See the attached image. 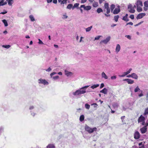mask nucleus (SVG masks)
<instances>
[{
  "label": "nucleus",
  "mask_w": 148,
  "mask_h": 148,
  "mask_svg": "<svg viewBox=\"0 0 148 148\" xmlns=\"http://www.w3.org/2000/svg\"><path fill=\"white\" fill-rule=\"evenodd\" d=\"M115 7V5L112 4L110 6V8L112 12H113L114 14H117L120 12V6L119 5L117 6V7L114 10Z\"/></svg>",
  "instance_id": "1"
},
{
  "label": "nucleus",
  "mask_w": 148,
  "mask_h": 148,
  "mask_svg": "<svg viewBox=\"0 0 148 148\" xmlns=\"http://www.w3.org/2000/svg\"><path fill=\"white\" fill-rule=\"evenodd\" d=\"M85 130L88 133L90 134L93 132L94 131H96L97 128L96 127H94L93 128H91L87 125H85Z\"/></svg>",
  "instance_id": "2"
},
{
  "label": "nucleus",
  "mask_w": 148,
  "mask_h": 148,
  "mask_svg": "<svg viewBox=\"0 0 148 148\" xmlns=\"http://www.w3.org/2000/svg\"><path fill=\"white\" fill-rule=\"evenodd\" d=\"M82 89L77 90L75 92H73V94L74 95H77L80 94L85 93L86 91L85 90H81Z\"/></svg>",
  "instance_id": "3"
},
{
  "label": "nucleus",
  "mask_w": 148,
  "mask_h": 148,
  "mask_svg": "<svg viewBox=\"0 0 148 148\" xmlns=\"http://www.w3.org/2000/svg\"><path fill=\"white\" fill-rule=\"evenodd\" d=\"M104 9L103 10L104 11H105V9L106 10V13L107 14L110 12V9L109 8V4L108 3H105L104 5Z\"/></svg>",
  "instance_id": "4"
},
{
  "label": "nucleus",
  "mask_w": 148,
  "mask_h": 148,
  "mask_svg": "<svg viewBox=\"0 0 148 148\" xmlns=\"http://www.w3.org/2000/svg\"><path fill=\"white\" fill-rule=\"evenodd\" d=\"M128 9L129 11L131 13H134L135 11L134 9V7H133L132 5L130 4L128 5Z\"/></svg>",
  "instance_id": "5"
},
{
  "label": "nucleus",
  "mask_w": 148,
  "mask_h": 148,
  "mask_svg": "<svg viewBox=\"0 0 148 148\" xmlns=\"http://www.w3.org/2000/svg\"><path fill=\"white\" fill-rule=\"evenodd\" d=\"M134 91L135 92H136L138 91L140 92V93L138 95V96L139 97H141L143 96V91L142 90H140V89L138 86H137L136 87Z\"/></svg>",
  "instance_id": "6"
},
{
  "label": "nucleus",
  "mask_w": 148,
  "mask_h": 148,
  "mask_svg": "<svg viewBox=\"0 0 148 148\" xmlns=\"http://www.w3.org/2000/svg\"><path fill=\"white\" fill-rule=\"evenodd\" d=\"M38 81L39 84H42L44 85H47L49 84L48 82L45 79H38Z\"/></svg>",
  "instance_id": "7"
},
{
  "label": "nucleus",
  "mask_w": 148,
  "mask_h": 148,
  "mask_svg": "<svg viewBox=\"0 0 148 148\" xmlns=\"http://www.w3.org/2000/svg\"><path fill=\"white\" fill-rule=\"evenodd\" d=\"M80 8H83L85 10H89L91 9V6L90 5L85 6V5H82L80 6Z\"/></svg>",
  "instance_id": "8"
},
{
  "label": "nucleus",
  "mask_w": 148,
  "mask_h": 148,
  "mask_svg": "<svg viewBox=\"0 0 148 148\" xmlns=\"http://www.w3.org/2000/svg\"><path fill=\"white\" fill-rule=\"evenodd\" d=\"M140 137V134L138 131H136L134 134V138L136 139H138Z\"/></svg>",
  "instance_id": "9"
},
{
  "label": "nucleus",
  "mask_w": 148,
  "mask_h": 148,
  "mask_svg": "<svg viewBox=\"0 0 148 148\" xmlns=\"http://www.w3.org/2000/svg\"><path fill=\"white\" fill-rule=\"evenodd\" d=\"M146 15L145 13H140L137 16L136 18L137 19H140L142 18L143 17Z\"/></svg>",
  "instance_id": "10"
},
{
  "label": "nucleus",
  "mask_w": 148,
  "mask_h": 148,
  "mask_svg": "<svg viewBox=\"0 0 148 148\" xmlns=\"http://www.w3.org/2000/svg\"><path fill=\"white\" fill-rule=\"evenodd\" d=\"M123 81H126L128 84H132L134 83V80L129 79H123Z\"/></svg>",
  "instance_id": "11"
},
{
  "label": "nucleus",
  "mask_w": 148,
  "mask_h": 148,
  "mask_svg": "<svg viewBox=\"0 0 148 148\" xmlns=\"http://www.w3.org/2000/svg\"><path fill=\"white\" fill-rule=\"evenodd\" d=\"M145 117L142 116V115H140V117L138 118V123L141 122L143 121H145Z\"/></svg>",
  "instance_id": "12"
},
{
  "label": "nucleus",
  "mask_w": 148,
  "mask_h": 148,
  "mask_svg": "<svg viewBox=\"0 0 148 148\" xmlns=\"http://www.w3.org/2000/svg\"><path fill=\"white\" fill-rule=\"evenodd\" d=\"M140 130L141 133H145L147 131V127H143L140 129Z\"/></svg>",
  "instance_id": "13"
},
{
  "label": "nucleus",
  "mask_w": 148,
  "mask_h": 148,
  "mask_svg": "<svg viewBox=\"0 0 148 148\" xmlns=\"http://www.w3.org/2000/svg\"><path fill=\"white\" fill-rule=\"evenodd\" d=\"M110 37H107L106 39L102 40L100 42H103L106 44L110 40Z\"/></svg>",
  "instance_id": "14"
},
{
  "label": "nucleus",
  "mask_w": 148,
  "mask_h": 148,
  "mask_svg": "<svg viewBox=\"0 0 148 148\" xmlns=\"http://www.w3.org/2000/svg\"><path fill=\"white\" fill-rule=\"evenodd\" d=\"M137 6H143L142 1L140 0H138L136 2Z\"/></svg>",
  "instance_id": "15"
},
{
  "label": "nucleus",
  "mask_w": 148,
  "mask_h": 148,
  "mask_svg": "<svg viewBox=\"0 0 148 148\" xmlns=\"http://www.w3.org/2000/svg\"><path fill=\"white\" fill-rule=\"evenodd\" d=\"M100 92L105 94H107V89L106 88H104L103 89L101 90Z\"/></svg>",
  "instance_id": "16"
},
{
  "label": "nucleus",
  "mask_w": 148,
  "mask_h": 148,
  "mask_svg": "<svg viewBox=\"0 0 148 148\" xmlns=\"http://www.w3.org/2000/svg\"><path fill=\"white\" fill-rule=\"evenodd\" d=\"M120 49V45L118 44L117 45L116 49V51L117 52V53L118 52Z\"/></svg>",
  "instance_id": "17"
},
{
  "label": "nucleus",
  "mask_w": 148,
  "mask_h": 148,
  "mask_svg": "<svg viewBox=\"0 0 148 148\" xmlns=\"http://www.w3.org/2000/svg\"><path fill=\"white\" fill-rule=\"evenodd\" d=\"M101 75L102 77L104 78L105 79H107L108 78V77L105 73L104 72H103L101 74Z\"/></svg>",
  "instance_id": "18"
},
{
  "label": "nucleus",
  "mask_w": 148,
  "mask_h": 148,
  "mask_svg": "<svg viewBox=\"0 0 148 148\" xmlns=\"http://www.w3.org/2000/svg\"><path fill=\"white\" fill-rule=\"evenodd\" d=\"M132 77L134 78V79H138V76L135 73H132Z\"/></svg>",
  "instance_id": "19"
},
{
  "label": "nucleus",
  "mask_w": 148,
  "mask_h": 148,
  "mask_svg": "<svg viewBox=\"0 0 148 148\" xmlns=\"http://www.w3.org/2000/svg\"><path fill=\"white\" fill-rule=\"evenodd\" d=\"M97 12L98 13H100L101 12H102L103 10L101 8H99L97 9Z\"/></svg>",
  "instance_id": "20"
},
{
  "label": "nucleus",
  "mask_w": 148,
  "mask_h": 148,
  "mask_svg": "<svg viewBox=\"0 0 148 148\" xmlns=\"http://www.w3.org/2000/svg\"><path fill=\"white\" fill-rule=\"evenodd\" d=\"M47 148H55V146L53 144H49L47 147Z\"/></svg>",
  "instance_id": "21"
},
{
  "label": "nucleus",
  "mask_w": 148,
  "mask_h": 148,
  "mask_svg": "<svg viewBox=\"0 0 148 148\" xmlns=\"http://www.w3.org/2000/svg\"><path fill=\"white\" fill-rule=\"evenodd\" d=\"M142 6H137V10L138 12H140L142 11V9L141 8Z\"/></svg>",
  "instance_id": "22"
},
{
  "label": "nucleus",
  "mask_w": 148,
  "mask_h": 148,
  "mask_svg": "<svg viewBox=\"0 0 148 148\" xmlns=\"http://www.w3.org/2000/svg\"><path fill=\"white\" fill-rule=\"evenodd\" d=\"M99 85L98 84H94L92 86H91V88L92 89H94L95 88H96L97 87H98L99 86Z\"/></svg>",
  "instance_id": "23"
},
{
  "label": "nucleus",
  "mask_w": 148,
  "mask_h": 148,
  "mask_svg": "<svg viewBox=\"0 0 148 148\" xmlns=\"http://www.w3.org/2000/svg\"><path fill=\"white\" fill-rule=\"evenodd\" d=\"M3 22L4 23L5 26V27L8 26V22L5 19H3L2 20Z\"/></svg>",
  "instance_id": "24"
},
{
  "label": "nucleus",
  "mask_w": 148,
  "mask_h": 148,
  "mask_svg": "<svg viewBox=\"0 0 148 148\" xmlns=\"http://www.w3.org/2000/svg\"><path fill=\"white\" fill-rule=\"evenodd\" d=\"M84 116L83 115H82L80 116L79 118V120L80 121L82 122L84 120Z\"/></svg>",
  "instance_id": "25"
},
{
  "label": "nucleus",
  "mask_w": 148,
  "mask_h": 148,
  "mask_svg": "<svg viewBox=\"0 0 148 148\" xmlns=\"http://www.w3.org/2000/svg\"><path fill=\"white\" fill-rule=\"evenodd\" d=\"M73 5L71 4H69L67 6L66 8L69 9H71L73 7Z\"/></svg>",
  "instance_id": "26"
},
{
  "label": "nucleus",
  "mask_w": 148,
  "mask_h": 148,
  "mask_svg": "<svg viewBox=\"0 0 148 148\" xmlns=\"http://www.w3.org/2000/svg\"><path fill=\"white\" fill-rule=\"evenodd\" d=\"M93 7H97L98 6V3L97 2L95 1L92 4Z\"/></svg>",
  "instance_id": "27"
},
{
  "label": "nucleus",
  "mask_w": 148,
  "mask_h": 148,
  "mask_svg": "<svg viewBox=\"0 0 148 148\" xmlns=\"http://www.w3.org/2000/svg\"><path fill=\"white\" fill-rule=\"evenodd\" d=\"M119 18V16L118 15L114 16V18L115 21L116 22H117L118 21V19Z\"/></svg>",
  "instance_id": "28"
},
{
  "label": "nucleus",
  "mask_w": 148,
  "mask_h": 148,
  "mask_svg": "<svg viewBox=\"0 0 148 148\" xmlns=\"http://www.w3.org/2000/svg\"><path fill=\"white\" fill-rule=\"evenodd\" d=\"M79 4L78 3H76L74 4V6L72 8L73 10L74 8L77 7Z\"/></svg>",
  "instance_id": "29"
},
{
  "label": "nucleus",
  "mask_w": 148,
  "mask_h": 148,
  "mask_svg": "<svg viewBox=\"0 0 148 148\" xmlns=\"http://www.w3.org/2000/svg\"><path fill=\"white\" fill-rule=\"evenodd\" d=\"M92 26H91L90 27H89L86 28V31L87 32L90 31L91 30V29L92 28Z\"/></svg>",
  "instance_id": "30"
},
{
  "label": "nucleus",
  "mask_w": 148,
  "mask_h": 148,
  "mask_svg": "<svg viewBox=\"0 0 148 148\" xmlns=\"http://www.w3.org/2000/svg\"><path fill=\"white\" fill-rule=\"evenodd\" d=\"M148 114V107L146 108L144 113V115H146Z\"/></svg>",
  "instance_id": "31"
},
{
  "label": "nucleus",
  "mask_w": 148,
  "mask_h": 148,
  "mask_svg": "<svg viewBox=\"0 0 148 148\" xmlns=\"http://www.w3.org/2000/svg\"><path fill=\"white\" fill-rule=\"evenodd\" d=\"M29 17L31 21H35V19L34 16H33V15H30L29 16Z\"/></svg>",
  "instance_id": "32"
},
{
  "label": "nucleus",
  "mask_w": 148,
  "mask_h": 148,
  "mask_svg": "<svg viewBox=\"0 0 148 148\" xmlns=\"http://www.w3.org/2000/svg\"><path fill=\"white\" fill-rule=\"evenodd\" d=\"M123 20L125 21L126 22H127L129 21V20L127 18V17H126V16H124L123 18Z\"/></svg>",
  "instance_id": "33"
},
{
  "label": "nucleus",
  "mask_w": 148,
  "mask_h": 148,
  "mask_svg": "<svg viewBox=\"0 0 148 148\" xmlns=\"http://www.w3.org/2000/svg\"><path fill=\"white\" fill-rule=\"evenodd\" d=\"M128 74V73H127V71L126 72L124 73L123 74L120 76L121 77H124Z\"/></svg>",
  "instance_id": "34"
},
{
  "label": "nucleus",
  "mask_w": 148,
  "mask_h": 148,
  "mask_svg": "<svg viewBox=\"0 0 148 148\" xmlns=\"http://www.w3.org/2000/svg\"><path fill=\"white\" fill-rule=\"evenodd\" d=\"M10 46H11L9 45H3L2 46L3 47H4L5 48H7V49L9 48L10 47Z\"/></svg>",
  "instance_id": "35"
},
{
  "label": "nucleus",
  "mask_w": 148,
  "mask_h": 148,
  "mask_svg": "<svg viewBox=\"0 0 148 148\" xmlns=\"http://www.w3.org/2000/svg\"><path fill=\"white\" fill-rule=\"evenodd\" d=\"M144 6L145 7H148V0L147 1H145L144 3Z\"/></svg>",
  "instance_id": "36"
},
{
  "label": "nucleus",
  "mask_w": 148,
  "mask_h": 148,
  "mask_svg": "<svg viewBox=\"0 0 148 148\" xmlns=\"http://www.w3.org/2000/svg\"><path fill=\"white\" fill-rule=\"evenodd\" d=\"M85 107L86 109H89L90 108V106L88 103H86L85 104Z\"/></svg>",
  "instance_id": "37"
},
{
  "label": "nucleus",
  "mask_w": 148,
  "mask_h": 148,
  "mask_svg": "<svg viewBox=\"0 0 148 148\" xmlns=\"http://www.w3.org/2000/svg\"><path fill=\"white\" fill-rule=\"evenodd\" d=\"M7 3V2L6 1H5L4 4L2 2L0 1V6L3 5H4L6 4Z\"/></svg>",
  "instance_id": "38"
},
{
  "label": "nucleus",
  "mask_w": 148,
  "mask_h": 148,
  "mask_svg": "<svg viewBox=\"0 0 148 148\" xmlns=\"http://www.w3.org/2000/svg\"><path fill=\"white\" fill-rule=\"evenodd\" d=\"M12 1H13V0H8V4L9 5H10V6L12 5Z\"/></svg>",
  "instance_id": "39"
},
{
  "label": "nucleus",
  "mask_w": 148,
  "mask_h": 148,
  "mask_svg": "<svg viewBox=\"0 0 148 148\" xmlns=\"http://www.w3.org/2000/svg\"><path fill=\"white\" fill-rule=\"evenodd\" d=\"M125 116H122L121 117V119L122 120V122H123V123H124V122H125V121L124 120V119H125Z\"/></svg>",
  "instance_id": "40"
},
{
  "label": "nucleus",
  "mask_w": 148,
  "mask_h": 148,
  "mask_svg": "<svg viewBox=\"0 0 148 148\" xmlns=\"http://www.w3.org/2000/svg\"><path fill=\"white\" fill-rule=\"evenodd\" d=\"M67 0H63V1H62L61 2V4H64V3H67Z\"/></svg>",
  "instance_id": "41"
},
{
  "label": "nucleus",
  "mask_w": 148,
  "mask_h": 148,
  "mask_svg": "<svg viewBox=\"0 0 148 148\" xmlns=\"http://www.w3.org/2000/svg\"><path fill=\"white\" fill-rule=\"evenodd\" d=\"M66 73V75L67 76H69L71 74H72V73L71 72H67V73H66V72H65Z\"/></svg>",
  "instance_id": "42"
},
{
  "label": "nucleus",
  "mask_w": 148,
  "mask_h": 148,
  "mask_svg": "<svg viewBox=\"0 0 148 148\" xmlns=\"http://www.w3.org/2000/svg\"><path fill=\"white\" fill-rule=\"evenodd\" d=\"M116 78V76H112L111 77V78L112 79H114Z\"/></svg>",
  "instance_id": "43"
},
{
  "label": "nucleus",
  "mask_w": 148,
  "mask_h": 148,
  "mask_svg": "<svg viewBox=\"0 0 148 148\" xmlns=\"http://www.w3.org/2000/svg\"><path fill=\"white\" fill-rule=\"evenodd\" d=\"M38 40H39L38 43L39 44H43V43L42 42L40 39H38Z\"/></svg>",
  "instance_id": "44"
},
{
  "label": "nucleus",
  "mask_w": 148,
  "mask_h": 148,
  "mask_svg": "<svg viewBox=\"0 0 148 148\" xmlns=\"http://www.w3.org/2000/svg\"><path fill=\"white\" fill-rule=\"evenodd\" d=\"M130 17L132 19H133L134 18V16L133 14L130 15Z\"/></svg>",
  "instance_id": "45"
},
{
  "label": "nucleus",
  "mask_w": 148,
  "mask_h": 148,
  "mask_svg": "<svg viewBox=\"0 0 148 148\" xmlns=\"http://www.w3.org/2000/svg\"><path fill=\"white\" fill-rule=\"evenodd\" d=\"M59 78V76H57L53 77V78L54 79H56Z\"/></svg>",
  "instance_id": "46"
},
{
  "label": "nucleus",
  "mask_w": 148,
  "mask_h": 148,
  "mask_svg": "<svg viewBox=\"0 0 148 148\" xmlns=\"http://www.w3.org/2000/svg\"><path fill=\"white\" fill-rule=\"evenodd\" d=\"M125 37H127V38L129 39H131V37L130 35H126Z\"/></svg>",
  "instance_id": "47"
},
{
  "label": "nucleus",
  "mask_w": 148,
  "mask_h": 148,
  "mask_svg": "<svg viewBox=\"0 0 148 148\" xmlns=\"http://www.w3.org/2000/svg\"><path fill=\"white\" fill-rule=\"evenodd\" d=\"M104 15L107 17H109L110 16V14H107V13H105Z\"/></svg>",
  "instance_id": "48"
},
{
  "label": "nucleus",
  "mask_w": 148,
  "mask_h": 148,
  "mask_svg": "<svg viewBox=\"0 0 148 148\" xmlns=\"http://www.w3.org/2000/svg\"><path fill=\"white\" fill-rule=\"evenodd\" d=\"M100 36H97L95 38V40H98L100 38Z\"/></svg>",
  "instance_id": "49"
},
{
  "label": "nucleus",
  "mask_w": 148,
  "mask_h": 148,
  "mask_svg": "<svg viewBox=\"0 0 148 148\" xmlns=\"http://www.w3.org/2000/svg\"><path fill=\"white\" fill-rule=\"evenodd\" d=\"M86 0H81V3H83L86 2Z\"/></svg>",
  "instance_id": "50"
},
{
  "label": "nucleus",
  "mask_w": 148,
  "mask_h": 148,
  "mask_svg": "<svg viewBox=\"0 0 148 148\" xmlns=\"http://www.w3.org/2000/svg\"><path fill=\"white\" fill-rule=\"evenodd\" d=\"M88 86H84L83 87H82V88H81V89H84V88H87Z\"/></svg>",
  "instance_id": "51"
},
{
  "label": "nucleus",
  "mask_w": 148,
  "mask_h": 148,
  "mask_svg": "<svg viewBox=\"0 0 148 148\" xmlns=\"http://www.w3.org/2000/svg\"><path fill=\"white\" fill-rule=\"evenodd\" d=\"M7 12L6 11H5V12H1V13H0V14H5L7 13Z\"/></svg>",
  "instance_id": "52"
},
{
  "label": "nucleus",
  "mask_w": 148,
  "mask_h": 148,
  "mask_svg": "<svg viewBox=\"0 0 148 148\" xmlns=\"http://www.w3.org/2000/svg\"><path fill=\"white\" fill-rule=\"evenodd\" d=\"M104 86V84L103 83H102L101 84L100 86V88H103Z\"/></svg>",
  "instance_id": "53"
},
{
  "label": "nucleus",
  "mask_w": 148,
  "mask_h": 148,
  "mask_svg": "<svg viewBox=\"0 0 148 148\" xmlns=\"http://www.w3.org/2000/svg\"><path fill=\"white\" fill-rule=\"evenodd\" d=\"M133 25V23L132 22H129V23H127L126 24V25Z\"/></svg>",
  "instance_id": "54"
},
{
  "label": "nucleus",
  "mask_w": 148,
  "mask_h": 148,
  "mask_svg": "<svg viewBox=\"0 0 148 148\" xmlns=\"http://www.w3.org/2000/svg\"><path fill=\"white\" fill-rule=\"evenodd\" d=\"M51 69L50 67H49L46 70L47 71H51Z\"/></svg>",
  "instance_id": "55"
},
{
  "label": "nucleus",
  "mask_w": 148,
  "mask_h": 148,
  "mask_svg": "<svg viewBox=\"0 0 148 148\" xmlns=\"http://www.w3.org/2000/svg\"><path fill=\"white\" fill-rule=\"evenodd\" d=\"M105 0H99V4H101Z\"/></svg>",
  "instance_id": "56"
},
{
  "label": "nucleus",
  "mask_w": 148,
  "mask_h": 148,
  "mask_svg": "<svg viewBox=\"0 0 148 148\" xmlns=\"http://www.w3.org/2000/svg\"><path fill=\"white\" fill-rule=\"evenodd\" d=\"M53 3L56 4L57 3V0H53Z\"/></svg>",
  "instance_id": "57"
},
{
  "label": "nucleus",
  "mask_w": 148,
  "mask_h": 148,
  "mask_svg": "<svg viewBox=\"0 0 148 148\" xmlns=\"http://www.w3.org/2000/svg\"><path fill=\"white\" fill-rule=\"evenodd\" d=\"M56 73L55 72H53L52 73H51V74H50V75L51 76V77H52V76L53 75H54Z\"/></svg>",
  "instance_id": "58"
},
{
  "label": "nucleus",
  "mask_w": 148,
  "mask_h": 148,
  "mask_svg": "<svg viewBox=\"0 0 148 148\" xmlns=\"http://www.w3.org/2000/svg\"><path fill=\"white\" fill-rule=\"evenodd\" d=\"M81 8H80V7L79 8H78V9H79L80 10V11H81V13H83V11L82 9Z\"/></svg>",
  "instance_id": "59"
},
{
  "label": "nucleus",
  "mask_w": 148,
  "mask_h": 148,
  "mask_svg": "<svg viewBox=\"0 0 148 148\" xmlns=\"http://www.w3.org/2000/svg\"><path fill=\"white\" fill-rule=\"evenodd\" d=\"M132 69L131 68L129 69L128 71H127V73H128V74H129V73H130V72L131 71H132Z\"/></svg>",
  "instance_id": "60"
},
{
  "label": "nucleus",
  "mask_w": 148,
  "mask_h": 148,
  "mask_svg": "<svg viewBox=\"0 0 148 148\" xmlns=\"http://www.w3.org/2000/svg\"><path fill=\"white\" fill-rule=\"evenodd\" d=\"M53 0H47V2L48 3H50Z\"/></svg>",
  "instance_id": "61"
},
{
  "label": "nucleus",
  "mask_w": 148,
  "mask_h": 148,
  "mask_svg": "<svg viewBox=\"0 0 148 148\" xmlns=\"http://www.w3.org/2000/svg\"><path fill=\"white\" fill-rule=\"evenodd\" d=\"M139 148H145L144 144H143V145L139 147Z\"/></svg>",
  "instance_id": "62"
},
{
  "label": "nucleus",
  "mask_w": 148,
  "mask_h": 148,
  "mask_svg": "<svg viewBox=\"0 0 148 148\" xmlns=\"http://www.w3.org/2000/svg\"><path fill=\"white\" fill-rule=\"evenodd\" d=\"M143 144L142 143V142H141L139 143L138 145L140 147V146H142L143 145Z\"/></svg>",
  "instance_id": "63"
},
{
  "label": "nucleus",
  "mask_w": 148,
  "mask_h": 148,
  "mask_svg": "<svg viewBox=\"0 0 148 148\" xmlns=\"http://www.w3.org/2000/svg\"><path fill=\"white\" fill-rule=\"evenodd\" d=\"M34 108V106H30L29 107V109L30 110H32V109H33Z\"/></svg>",
  "instance_id": "64"
}]
</instances>
